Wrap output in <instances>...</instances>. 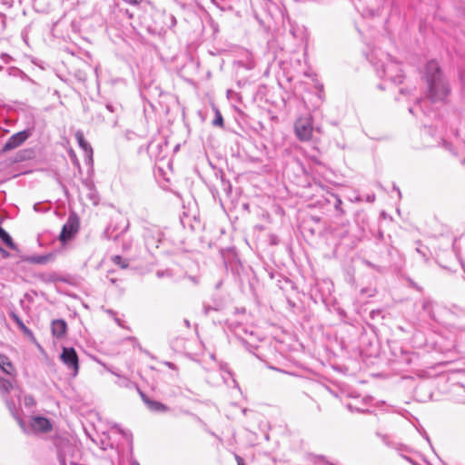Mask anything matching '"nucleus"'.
I'll list each match as a JSON object with an SVG mask.
<instances>
[{"label": "nucleus", "mask_w": 465, "mask_h": 465, "mask_svg": "<svg viewBox=\"0 0 465 465\" xmlns=\"http://www.w3.org/2000/svg\"><path fill=\"white\" fill-rule=\"evenodd\" d=\"M53 335L62 338L66 332V322L64 320H55L51 325Z\"/></svg>", "instance_id": "obj_8"}, {"label": "nucleus", "mask_w": 465, "mask_h": 465, "mask_svg": "<svg viewBox=\"0 0 465 465\" xmlns=\"http://www.w3.org/2000/svg\"><path fill=\"white\" fill-rule=\"evenodd\" d=\"M0 238L2 241L11 249H15V244L14 243L11 236L0 226Z\"/></svg>", "instance_id": "obj_14"}, {"label": "nucleus", "mask_w": 465, "mask_h": 465, "mask_svg": "<svg viewBox=\"0 0 465 465\" xmlns=\"http://www.w3.org/2000/svg\"><path fill=\"white\" fill-rule=\"evenodd\" d=\"M424 78L428 85L427 97L431 102H440L448 96L450 93L449 84L443 78L438 62L431 60L427 63Z\"/></svg>", "instance_id": "obj_1"}, {"label": "nucleus", "mask_w": 465, "mask_h": 465, "mask_svg": "<svg viewBox=\"0 0 465 465\" xmlns=\"http://www.w3.org/2000/svg\"><path fill=\"white\" fill-rule=\"evenodd\" d=\"M10 317L14 320V322L17 324V326L19 327V329L27 336H33V332L31 331V330H29L25 325V323L23 322V321L19 318V316L14 312H10Z\"/></svg>", "instance_id": "obj_12"}, {"label": "nucleus", "mask_w": 465, "mask_h": 465, "mask_svg": "<svg viewBox=\"0 0 465 465\" xmlns=\"http://www.w3.org/2000/svg\"><path fill=\"white\" fill-rule=\"evenodd\" d=\"M3 69V66H0V71Z\"/></svg>", "instance_id": "obj_31"}, {"label": "nucleus", "mask_w": 465, "mask_h": 465, "mask_svg": "<svg viewBox=\"0 0 465 465\" xmlns=\"http://www.w3.org/2000/svg\"><path fill=\"white\" fill-rule=\"evenodd\" d=\"M108 230H109V229H106V231H105L104 234L106 235V237H107L108 239H110V238H111V235H109Z\"/></svg>", "instance_id": "obj_29"}, {"label": "nucleus", "mask_w": 465, "mask_h": 465, "mask_svg": "<svg viewBox=\"0 0 465 465\" xmlns=\"http://www.w3.org/2000/svg\"><path fill=\"white\" fill-rule=\"evenodd\" d=\"M129 462L130 465H140V463L134 459H131Z\"/></svg>", "instance_id": "obj_24"}, {"label": "nucleus", "mask_w": 465, "mask_h": 465, "mask_svg": "<svg viewBox=\"0 0 465 465\" xmlns=\"http://www.w3.org/2000/svg\"><path fill=\"white\" fill-rule=\"evenodd\" d=\"M103 366L112 374L116 376L118 378V381H116V384L120 387L124 388H131L133 386V382L126 377L121 376L116 371H113L111 368L107 367L105 364H103Z\"/></svg>", "instance_id": "obj_10"}, {"label": "nucleus", "mask_w": 465, "mask_h": 465, "mask_svg": "<svg viewBox=\"0 0 465 465\" xmlns=\"http://www.w3.org/2000/svg\"><path fill=\"white\" fill-rule=\"evenodd\" d=\"M0 253L4 256V257H7L9 254L8 252L4 250L1 246H0Z\"/></svg>", "instance_id": "obj_23"}, {"label": "nucleus", "mask_w": 465, "mask_h": 465, "mask_svg": "<svg viewBox=\"0 0 465 465\" xmlns=\"http://www.w3.org/2000/svg\"><path fill=\"white\" fill-rule=\"evenodd\" d=\"M341 203V201L339 199L335 207L338 209L340 207Z\"/></svg>", "instance_id": "obj_28"}, {"label": "nucleus", "mask_w": 465, "mask_h": 465, "mask_svg": "<svg viewBox=\"0 0 465 465\" xmlns=\"http://www.w3.org/2000/svg\"><path fill=\"white\" fill-rule=\"evenodd\" d=\"M75 136V139L79 144V146L87 153V154H90L92 155L93 153V149L91 147V145L85 141L84 137V134L82 132L80 131H77L74 134Z\"/></svg>", "instance_id": "obj_11"}, {"label": "nucleus", "mask_w": 465, "mask_h": 465, "mask_svg": "<svg viewBox=\"0 0 465 465\" xmlns=\"http://www.w3.org/2000/svg\"><path fill=\"white\" fill-rule=\"evenodd\" d=\"M79 229V220L76 215L72 214L68 217L66 223L64 224L60 233L61 242H65L70 240Z\"/></svg>", "instance_id": "obj_6"}, {"label": "nucleus", "mask_w": 465, "mask_h": 465, "mask_svg": "<svg viewBox=\"0 0 465 465\" xmlns=\"http://www.w3.org/2000/svg\"><path fill=\"white\" fill-rule=\"evenodd\" d=\"M0 369L6 374L11 375L14 371V367L9 359L5 355H0Z\"/></svg>", "instance_id": "obj_13"}, {"label": "nucleus", "mask_w": 465, "mask_h": 465, "mask_svg": "<svg viewBox=\"0 0 465 465\" xmlns=\"http://www.w3.org/2000/svg\"><path fill=\"white\" fill-rule=\"evenodd\" d=\"M31 134L32 132L30 130H24L14 134L4 144L3 151L9 152L19 147L31 136Z\"/></svg>", "instance_id": "obj_5"}, {"label": "nucleus", "mask_w": 465, "mask_h": 465, "mask_svg": "<svg viewBox=\"0 0 465 465\" xmlns=\"http://www.w3.org/2000/svg\"><path fill=\"white\" fill-rule=\"evenodd\" d=\"M141 395L143 397V401L145 402V404L151 411H156V412H163V411H167V407L165 405H163V403H161L159 401H152V400L146 398L143 394H141Z\"/></svg>", "instance_id": "obj_9"}, {"label": "nucleus", "mask_w": 465, "mask_h": 465, "mask_svg": "<svg viewBox=\"0 0 465 465\" xmlns=\"http://www.w3.org/2000/svg\"><path fill=\"white\" fill-rule=\"evenodd\" d=\"M223 123V120L222 114L219 113V111H216V117L213 122V125L222 126Z\"/></svg>", "instance_id": "obj_16"}, {"label": "nucleus", "mask_w": 465, "mask_h": 465, "mask_svg": "<svg viewBox=\"0 0 465 465\" xmlns=\"http://www.w3.org/2000/svg\"><path fill=\"white\" fill-rule=\"evenodd\" d=\"M25 405H34L35 404V401H34L33 397L26 396L25 398Z\"/></svg>", "instance_id": "obj_18"}, {"label": "nucleus", "mask_w": 465, "mask_h": 465, "mask_svg": "<svg viewBox=\"0 0 465 465\" xmlns=\"http://www.w3.org/2000/svg\"><path fill=\"white\" fill-rule=\"evenodd\" d=\"M294 131L300 141H310L313 131L312 117L311 115L299 117L295 122Z\"/></svg>", "instance_id": "obj_3"}, {"label": "nucleus", "mask_w": 465, "mask_h": 465, "mask_svg": "<svg viewBox=\"0 0 465 465\" xmlns=\"http://www.w3.org/2000/svg\"><path fill=\"white\" fill-rule=\"evenodd\" d=\"M430 304V302H429V301H425V302H423V308H424L425 310H427Z\"/></svg>", "instance_id": "obj_25"}, {"label": "nucleus", "mask_w": 465, "mask_h": 465, "mask_svg": "<svg viewBox=\"0 0 465 465\" xmlns=\"http://www.w3.org/2000/svg\"><path fill=\"white\" fill-rule=\"evenodd\" d=\"M164 364L168 366L170 369L176 370V366L170 361H165Z\"/></svg>", "instance_id": "obj_22"}, {"label": "nucleus", "mask_w": 465, "mask_h": 465, "mask_svg": "<svg viewBox=\"0 0 465 465\" xmlns=\"http://www.w3.org/2000/svg\"><path fill=\"white\" fill-rule=\"evenodd\" d=\"M11 388V383L7 381H2L0 383V390L5 392H7Z\"/></svg>", "instance_id": "obj_17"}, {"label": "nucleus", "mask_w": 465, "mask_h": 465, "mask_svg": "<svg viewBox=\"0 0 465 465\" xmlns=\"http://www.w3.org/2000/svg\"><path fill=\"white\" fill-rule=\"evenodd\" d=\"M112 260L115 264L119 265L123 269L127 268L128 266V262L125 260H124L120 255H114L112 258Z\"/></svg>", "instance_id": "obj_15"}, {"label": "nucleus", "mask_w": 465, "mask_h": 465, "mask_svg": "<svg viewBox=\"0 0 465 465\" xmlns=\"http://www.w3.org/2000/svg\"><path fill=\"white\" fill-rule=\"evenodd\" d=\"M385 60L376 63L377 72L380 76H386L395 84H401L403 80L401 68L390 55L383 54Z\"/></svg>", "instance_id": "obj_2"}, {"label": "nucleus", "mask_w": 465, "mask_h": 465, "mask_svg": "<svg viewBox=\"0 0 465 465\" xmlns=\"http://www.w3.org/2000/svg\"><path fill=\"white\" fill-rule=\"evenodd\" d=\"M125 2L131 4V5H139L141 4L143 0H124Z\"/></svg>", "instance_id": "obj_21"}, {"label": "nucleus", "mask_w": 465, "mask_h": 465, "mask_svg": "<svg viewBox=\"0 0 465 465\" xmlns=\"http://www.w3.org/2000/svg\"><path fill=\"white\" fill-rule=\"evenodd\" d=\"M393 189L397 192V193L399 194V196H401V191L399 188H397L395 185L393 186Z\"/></svg>", "instance_id": "obj_27"}, {"label": "nucleus", "mask_w": 465, "mask_h": 465, "mask_svg": "<svg viewBox=\"0 0 465 465\" xmlns=\"http://www.w3.org/2000/svg\"><path fill=\"white\" fill-rule=\"evenodd\" d=\"M60 358L67 369L71 371L72 375L75 377L79 371V362L78 356L74 349L64 347Z\"/></svg>", "instance_id": "obj_4"}, {"label": "nucleus", "mask_w": 465, "mask_h": 465, "mask_svg": "<svg viewBox=\"0 0 465 465\" xmlns=\"http://www.w3.org/2000/svg\"><path fill=\"white\" fill-rule=\"evenodd\" d=\"M127 228H128V223H126L124 231L127 230Z\"/></svg>", "instance_id": "obj_30"}, {"label": "nucleus", "mask_w": 465, "mask_h": 465, "mask_svg": "<svg viewBox=\"0 0 465 465\" xmlns=\"http://www.w3.org/2000/svg\"><path fill=\"white\" fill-rule=\"evenodd\" d=\"M183 322H184V324H185V326H186L187 328H190L191 324H190L189 320L184 319V320H183Z\"/></svg>", "instance_id": "obj_26"}, {"label": "nucleus", "mask_w": 465, "mask_h": 465, "mask_svg": "<svg viewBox=\"0 0 465 465\" xmlns=\"http://www.w3.org/2000/svg\"><path fill=\"white\" fill-rule=\"evenodd\" d=\"M32 430L35 432H47L51 430L50 420L44 417H34L31 420Z\"/></svg>", "instance_id": "obj_7"}, {"label": "nucleus", "mask_w": 465, "mask_h": 465, "mask_svg": "<svg viewBox=\"0 0 465 465\" xmlns=\"http://www.w3.org/2000/svg\"><path fill=\"white\" fill-rule=\"evenodd\" d=\"M235 459L237 460L238 465H245L243 459L241 458L240 456L235 455Z\"/></svg>", "instance_id": "obj_20"}, {"label": "nucleus", "mask_w": 465, "mask_h": 465, "mask_svg": "<svg viewBox=\"0 0 465 465\" xmlns=\"http://www.w3.org/2000/svg\"><path fill=\"white\" fill-rule=\"evenodd\" d=\"M156 275H157V277L162 278V277H163V276H165V275H168V276H169V275H170V273H169L168 272H162V271H158V272H156Z\"/></svg>", "instance_id": "obj_19"}]
</instances>
